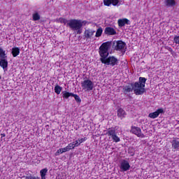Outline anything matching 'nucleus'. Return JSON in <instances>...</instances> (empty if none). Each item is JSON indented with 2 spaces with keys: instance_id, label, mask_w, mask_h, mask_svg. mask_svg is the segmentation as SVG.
<instances>
[{
  "instance_id": "obj_1",
  "label": "nucleus",
  "mask_w": 179,
  "mask_h": 179,
  "mask_svg": "<svg viewBox=\"0 0 179 179\" xmlns=\"http://www.w3.org/2000/svg\"><path fill=\"white\" fill-rule=\"evenodd\" d=\"M110 49V43H103L99 47V55L101 57L100 61L105 65H110V66H115L118 65V59L114 56L108 57V50ZM107 57H108L107 58Z\"/></svg>"
},
{
  "instance_id": "obj_2",
  "label": "nucleus",
  "mask_w": 179,
  "mask_h": 179,
  "mask_svg": "<svg viewBox=\"0 0 179 179\" xmlns=\"http://www.w3.org/2000/svg\"><path fill=\"white\" fill-rule=\"evenodd\" d=\"M68 27L73 31H76V34H82V20H69Z\"/></svg>"
},
{
  "instance_id": "obj_3",
  "label": "nucleus",
  "mask_w": 179,
  "mask_h": 179,
  "mask_svg": "<svg viewBox=\"0 0 179 179\" xmlns=\"http://www.w3.org/2000/svg\"><path fill=\"white\" fill-rule=\"evenodd\" d=\"M105 43H109L110 48H111L112 45L113 48L116 51H125L127 50V43L122 41H108Z\"/></svg>"
},
{
  "instance_id": "obj_4",
  "label": "nucleus",
  "mask_w": 179,
  "mask_h": 179,
  "mask_svg": "<svg viewBox=\"0 0 179 179\" xmlns=\"http://www.w3.org/2000/svg\"><path fill=\"white\" fill-rule=\"evenodd\" d=\"M105 135H108L109 139L111 138L112 141L116 143L121 142V138L117 135V131L115 128H109Z\"/></svg>"
},
{
  "instance_id": "obj_5",
  "label": "nucleus",
  "mask_w": 179,
  "mask_h": 179,
  "mask_svg": "<svg viewBox=\"0 0 179 179\" xmlns=\"http://www.w3.org/2000/svg\"><path fill=\"white\" fill-rule=\"evenodd\" d=\"M81 86L83 87V90H85V92H90V90H93L94 84H93V82L90 80H85L81 83Z\"/></svg>"
},
{
  "instance_id": "obj_6",
  "label": "nucleus",
  "mask_w": 179,
  "mask_h": 179,
  "mask_svg": "<svg viewBox=\"0 0 179 179\" xmlns=\"http://www.w3.org/2000/svg\"><path fill=\"white\" fill-rule=\"evenodd\" d=\"M134 94H136V96H141V94H143L146 90H145V87L139 85L138 83H134Z\"/></svg>"
},
{
  "instance_id": "obj_7",
  "label": "nucleus",
  "mask_w": 179,
  "mask_h": 179,
  "mask_svg": "<svg viewBox=\"0 0 179 179\" xmlns=\"http://www.w3.org/2000/svg\"><path fill=\"white\" fill-rule=\"evenodd\" d=\"M130 132L138 138H145V134H142V130L138 127L132 126Z\"/></svg>"
},
{
  "instance_id": "obj_8",
  "label": "nucleus",
  "mask_w": 179,
  "mask_h": 179,
  "mask_svg": "<svg viewBox=\"0 0 179 179\" xmlns=\"http://www.w3.org/2000/svg\"><path fill=\"white\" fill-rule=\"evenodd\" d=\"M120 170L122 171H128L129 169H131V165L129 164V162L125 159H122L120 162Z\"/></svg>"
},
{
  "instance_id": "obj_9",
  "label": "nucleus",
  "mask_w": 179,
  "mask_h": 179,
  "mask_svg": "<svg viewBox=\"0 0 179 179\" xmlns=\"http://www.w3.org/2000/svg\"><path fill=\"white\" fill-rule=\"evenodd\" d=\"M163 113H164L163 108H159L155 112L150 113L148 115V117L149 118H152L153 120H155V118H157V117H159L160 114H163Z\"/></svg>"
},
{
  "instance_id": "obj_10",
  "label": "nucleus",
  "mask_w": 179,
  "mask_h": 179,
  "mask_svg": "<svg viewBox=\"0 0 179 179\" xmlns=\"http://www.w3.org/2000/svg\"><path fill=\"white\" fill-rule=\"evenodd\" d=\"M119 3L120 0H103V5H105V6H110L111 5L117 6Z\"/></svg>"
},
{
  "instance_id": "obj_11",
  "label": "nucleus",
  "mask_w": 179,
  "mask_h": 179,
  "mask_svg": "<svg viewBox=\"0 0 179 179\" xmlns=\"http://www.w3.org/2000/svg\"><path fill=\"white\" fill-rule=\"evenodd\" d=\"M104 33L108 36H115V34H117V31L111 27H107L105 28Z\"/></svg>"
},
{
  "instance_id": "obj_12",
  "label": "nucleus",
  "mask_w": 179,
  "mask_h": 179,
  "mask_svg": "<svg viewBox=\"0 0 179 179\" xmlns=\"http://www.w3.org/2000/svg\"><path fill=\"white\" fill-rule=\"evenodd\" d=\"M172 149H174L175 150H178L179 149V138H173V140L171 142Z\"/></svg>"
},
{
  "instance_id": "obj_13",
  "label": "nucleus",
  "mask_w": 179,
  "mask_h": 179,
  "mask_svg": "<svg viewBox=\"0 0 179 179\" xmlns=\"http://www.w3.org/2000/svg\"><path fill=\"white\" fill-rule=\"evenodd\" d=\"M119 27H124L126 24H131L129 20L127 18L120 19L117 20Z\"/></svg>"
},
{
  "instance_id": "obj_14",
  "label": "nucleus",
  "mask_w": 179,
  "mask_h": 179,
  "mask_svg": "<svg viewBox=\"0 0 179 179\" xmlns=\"http://www.w3.org/2000/svg\"><path fill=\"white\" fill-rule=\"evenodd\" d=\"M0 66L3 68L4 72L8 71V59H0Z\"/></svg>"
},
{
  "instance_id": "obj_15",
  "label": "nucleus",
  "mask_w": 179,
  "mask_h": 179,
  "mask_svg": "<svg viewBox=\"0 0 179 179\" xmlns=\"http://www.w3.org/2000/svg\"><path fill=\"white\" fill-rule=\"evenodd\" d=\"M123 92L124 94L127 93H131V92H134V83H131L129 85H126L123 87Z\"/></svg>"
},
{
  "instance_id": "obj_16",
  "label": "nucleus",
  "mask_w": 179,
  "mask_h": 179,
  "mask_svg": "<svg viewBox=\"0 0 179 179\" xmlns=\"http://www.w3.org/2000/svg\"><path fill=\"white\" fill-rule=\"evenodd\" d=\"M94 34V31L92 29H86L84 32V36L85 38H92Z\"/></svg>"
},
{
  "instance_id": "obj_17",
  "label": "nucleus",
  "mask_w": 179,
  "mask_h": 179,
  "mask_svg": "<svg viewBox=\"0 0 179 179\" xmlns=\"http://www.w3.org/2000/svg\"><path fill=\"white\" fill-rule=\"evenodd\" d=\"M125 115H127V113H125V110L122 108H119L117 110V117L120 118V120H122V118H125Z\"/></svg>"
},
{
  "instance_id": "obj_18",
  "label": "nucleus",
  "mask_w": 179,
  "mask_h": 179,
  "mask_svg": "<svg viewBox=\"0 0 179 179\" xmlns=\"http://www.w3.org/2000/svg\"><path fill=\"white\" fill-rule=\"evenodd\" d=\"M11 54H12L13 57H14V58L17 57V55H19L20 54V48H13L11 49Z\"/></svg>"
},
{
  "instance_id": "obj_19",
  "label": "nucleus",
  "mask_w": 179,
  "mask_h": 179,
  "mask_svg": "<svg viewBox=\"0 0 179 179\" xmlns=\"http://www.w3.org/2000/svg\"><path fill=\"white\" fill-rule=\"evenodd\" d=\"M62 97L63 99H66V100H68V99H69V97H73V93L72 92H69L68 91H63L62 92Z\"/></svg>"
},
{
  "instance_id": "obj_20",
  "label": "nucleus",
  "mask_w": 179,
  "mask_h": 179,
  "mask_svg": "<svg viewBox=\"0 0 179 179\" xmlns=\"http://www.w3.org/2000/svg\"><path fill=\"white\" fill-rule=\"evenodd\" d=\"M146 78L143 77H140L138 78V82H136V83H138V85L145 87V85H146Z\"/></svg>"
},
{
  "instance_id": "obj_21",
  "label": "nucleus",
  "mask_w": 179,
  "mask_h": 179,
  "mask_svg": "<svg viewBox=\"0 0 179 179\" xmlns=\"http://www.w3.org/2000/svg\"><path fill=\"white\" fill-rule=\"evenodd\" d=\"M6 51L0 47V59H3L8 58L6 55Z\"/></svg>"
},
{
  "instance_id": "obj_22",
  "label": "nucleus",
  "mask_w": 179,
  "mask_h": 179,
  "mask_svg": "<svg viewBox=\"0 0 179 179\" xmlns=\"http://www.w3.org/2000/svg\"><path fill=\"white\" fill-rule=\"evenodd\" d=\"M165 4L166 6H169V7L175 6L176 0H166Z\"/></svg>"
},
{
  "instance_id": "obj_23",
  "label": "nucleus",
  "mask_w": 179,
  "mask_h": 179,
  "mask_svg": "<svg viewBox=\"0 0 179 179\" xmlns=\"http://www.w3.org/2000/svg\"><path fill=\"white\" fill-rule=\"evenodd\" d=\"M32 19L34 22L37 20H40L41 19V17L40 16V14L38 13H35L32 15Z\"/></svg>"
},
{
  "instance_id": "obj_24",
  "label": "nucleus",
  "mask_w": 179,
  "mask_h": 179,
  "mask_svg": "<svg viewBox=\"0 0 179 179\" xmlns=\"http://www.w3.org/2000/svg\"><path fill=\"white\" fill-rule=\"evenodd\" d=\"M61 92H62V87L59 85H56L55 87V92L57 94H60Z\"/></svg>"
},
{
  "instance_id": "obj_25",
  "label": "nucleus",
  "mask_w": 179,
  "mask_h": 179,
  "mask_svg": "<svg viewBox=\"0 0 179 179\" xmlns=\"http://www.w3.org/2000/svg\"><path fill=\"white\" fill-rule=\"evenodd\" d=\"M59 22L60 23H63L64 24H66V26H68V24L69 23V20L65 19V18H62V17H60L59 19Z\"/></svg>"
},
{
  "instance_id": "obj_26",
  "label": "nucleus",
  "mask_w": 179,
  "mask_h": 179,
  "mask_svg": "<svg viewBox=\"0 0 179 179\" xmlns=\"http://www.w3.org/2000/svg\"><path fill=\"white\" fill-rule=\"evenodd\" d=\"M103 34V28H99L96 32L95 36L100 37Z\"/></svg>"
},
{
  "instance_id": "obj_27",
  "label": "nucleus",
  "mask_w": 179,
  "mask_h": 179,
  "mask_svg": "<svg viewBox=\"0 0 179 179\" xmlns=\"http://www.w3.org/2000/svg\"><path fill=\"white\" fill-rule=\"evenodd\" d=\"M73 97H74L77 103H80L82 101V99H80V97H79L78 94H73Z\"/></svg>"
},
{
  "instance_id": "obj_28",
  "label": "nucleus",
  "mask_w": 179,
  "mask_h": 179,
  "mask_svg": "<svg viewBox=\"0 0 179 179\" xmlns=\"http://www.w3.org/2000/svg\"><path fill=\"white\" fill-rule=\"evenodd\" d=\"M173 43L175 44H178L179 45V36H175L173 38Z\"/></svg>"
},
{
  "instance_id": "obj_29",
  "label": "nucleus",
  "mask_w": 179,
  "mask_h": 179,
  "mask_svg": "<svg viewBox=\"0 0 179 179\" xmlns=\"http://www.w3.org/2000/svg\"><path fill=\"white\" fill-rule=\"evenodd\" d=\"M67 148H68L69 150H71V149H75L74 143H69V144L67 145Z\"/></svg>"
},
{
  "instance_id": "obj_30",
  "label": "nucleus",
  "mask_w": 179,
  "mask_h": 179,
  "mask_svg": "<svg viewBox=\"0 0 179 179\" xmlns=\"http://www.w3.org/2000/svg\"><path fill=\"white\" fill-rule=\"evenodd\" d=\"M40 173H41V176H45V175L47 174V169H43L41 170Z\"/></svg>"
},
{
  "instance_id": "obj_31",
  "label": "nucleus",
  "mask_w": 179,
  "mask_h": 179,
  "mask_svg": "<svg viewBox=\"0 0 179 179\" xmlns=\"http://www.w3.org/2000/svg\"><path fill=\"white\" fill-rule=\"evenodd\" d=\"M25 179H40V178L34 177L32 176L31 175H27V176H25Z\"/></svg>"
},
{
  "instance_id": "obj_32",
  "label": "nucleus",
  "mask_w": 179,
  "mask_h": 179,
  "mask_svg": "<svg viewBox=\"0 0 179 179\" xmlns=\"http://www.w3.org/2000/svg\"><path fill=\"white\" fill-rule=\"evenodd\" d=\"M62 153H64V151L62 150V148H59V150H57L55 155H56V156H59V155H61Z\"/></svg>"
},
{
  "instance_id": "obj_33",
  "label": "nucleus",
  "mask_w": 179,
  "mask_h": 179,
  "mask_svg": "<svg viewBox=\"0 0 179 179\" xmlns=\"http://www.w3.org/2000/svg\"><path fill=\"white\" fill-rule=\"evenodd\" d=\"M87 140V138L85 137L83 138L78 139V141H79V143L80 144V143H83V142L86 141Z\"/></svg>"
},
{
  "instance_id": "obj_34",
  "label": "nucleus",
  "mask_w": 179,
  "mask_h": 179,
  "mask_svg": "<svg viewBox=\"0 0 179 179\" xmlns=\"http://www.w3.org/2000/svg\"><path fill=\"white\" fill-rule=\"evenodd\" d=\"M75 148H77V146H79L80 145V143H79V140H76L75 142H73Z\"/></svg>"
},
{
  "instance_id": "obj_35",
  "label": "nucleus",
  "mask_w": 179,
  "mask_h": 179,
  "mask_svg": "<svg viewBox=\"0 0 179 179\" xmlns=\"http://www.w3.org/2000/svg\"><path fill=\"white\" fill-rule=\"evenodd\" d=\"M62 149L63 153H65V152H69V149L68 148L67 146Z\"/></svg>"
},
{
  "instance_id": "obj_36",
  "label": "nucleus",
  "mask_w": 179,
  "mask_h": 179,
  "mask_svg": "<svg viewBox=\"0 0 179 179\" xmlns=\"http://www.w3.org/2000/svg\"><path fill=\"white\" fill-rule=\"evenodd\" d=\"M86 23H87V21H86V20L82 21L81 20V27H83V24H86Z\"/></svg>"
},
{
  "instance_id": "obj_37",
  "label": "nucleus",
  "mask_w": 179,
  "mask_h": 179,
  "mask_svg": "<svg viewBox=\"0 0 179 179\" xmlns=\"http://www.w3.org/2000/svg\"><path fill=\"white\" fill-rule=\"evenodd\" d=\"M1 138H5V136H6V135L5 134H1Z\"/></svg>"
},
{
  "instance_id": "obj_38",
  "label": "nucleus",
  "mask_w": 179,
  "mask_h": 179,
  "mask_svg": "<svg viewBox=\"0 0 179 179\" xmlns=\"http://www.w3.org/2000/svg\"><path fill=\"white\" fill-rule=\"evenodd\" d=\"M41 179H45V176H41Z\"/></svg>"
},
{
  "instance_id": "obj_39",
  "label": "nucleus",
  "mask_w": 179,
  "mask_h": 179,
  "mask_svg": "<svg viewBox=\"0 0 179 179\" xmlns=\"http://www.w3.org/2000/svg\"><path fill=\"white\" fill-rule=\"evenodd\" d=\"M171 51H173V50H171V48H170Z\"/></svg>"
},
{
  "instance_id": "obj_40",
  "label": "nucleus",
  "mask_w": 179,
  "mask_h": 179,
  "mask_svg": "<svg viewBox=\"0 0 179 179\" xmlns=\"http://www.w3.org/2000/svg\"><path fill=\"white\" fill-rule=\"evenodd\" d=\"M0 80H1V76H0Z\"/></svg>"
}]
</instances>
